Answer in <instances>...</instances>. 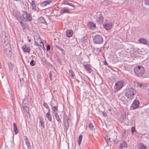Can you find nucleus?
<instances>
[{"label":"nucleus","mask_w":149,"mask_h":149,"mask_svg":"<svg viewBox=\"0 0 149 149\" xmlns=\"http://www.w3.org/2000/svg\"><path fill=\"white\" fill-rule=\"evenodd\" d=\"M88 127L91 130H93L94 128V126L93 125L92 123H90L88 125Z\"/></svg>","instance_id":"nucleus-45"},{"label":"nucleus","mask_w":149,"mask_h":149,"mask_svg":"<svg viewBox=\"0 0 149 149\" xmlns=\"http://www.w3.org/2000/svg\"><path fill=\"white\" fill-rule=\"evenodd\" d=\"M126 133V131L125 130H123V132L122 133V136H125V134Z\"/></svg>","instance_id":"nucleus-48"},{"label":"nucleus","mask_w":149,"mask_h":149,"mask_svg":"<svg viewBox=\"0 0 149 149\" xmlns=\"http://www.w3.org/2000/svg\"><path fill=\"white\" fill-rule=\"evenodd\" d=\"M50 111H48V112L46 114V117L50 121H52V116L51 114L50 113Z\"/></svg>","instance_id":"nucleus-19"},{"label":"nucleus","mask_w":149,"mask_h":149,"mask_svg":"<svg viewBox=\"0 0 149 149\" xmlns=\"http://www.w3.org/2000/svg\"><path fill=\"white\" fill-rule=\"evenodd\" d=\"M50 49V46L49 45H48L47 47V51L49 50Z\"/></svg>","instance_id":"nucleus-49"},{"label":"nucleus","mask_w":149,"mask_h":149,"mask_svg":"<svg viewBox=\"0 0 149 149\" xmlns=\"http://www.w3.org/2000/svg\"><path fill=\"white\" fill-rule=\"evenodd\" d=\"M24 139L25 141V143L27 146V147H30L31 145L29 140L26 136H24Z\"/></svg>","instance_id":"nucleus-21"},{"label":"nucleus","mask_w":149,"mask_h":149,"mask_svg":"<svg viewBox=\"0 0 149 149\" xmlns=\"http://www.w3.org/2000/svg\"><path fill=\"white\" fill-rule=\"evenodd\" d=\"M104 64L105 65H107V63L106 61H104Z\"/></svg>","instance_id":"nucleus-54"},{"label":"nucleus","mask_w":149,"mask_h":149,"mask_svg":"<svg viewBox=\"0 0 149 149\" xmlns=\"http://www.w3.org/2000/svg\"><path fill=\"white\" fill-rule=\"evenodd\" d=\"M18 21L20 23V24L21 26L22 27L23 29L24 30L25 29H26V26H25L24 24L22 22V20H21V21Z\"/></svg>","instance_id":"nucleus-30"},{"label":"nucleus","mask_w":149,"mask_h":149,"mask_svg":"<svg viewBox=\"0 0 149 149\" xmlns=\"http://www.w3.org/2000/svg\"><path fill=\"white\" fill-rule=\"evenodd\" d=\"M39 119L40 120V122L41 126L43 128H44L45 127L44 123L41 117H39Z\"/></svg>","instance_id":"nucleus-25"},{"label":"nucleus","mask_w":149,"mask_h":149,"mask_svg":"<svg viewBox=\"0 0 149 149\" xmlns=\"http://www.w3.org/2000/svg\"><path fill=\"white\" fill-rule=\"evenodd\" d=\"M28 148L29 149H32L31 148V146H30V147H28Z\"/></svg>","instance_id":"nucleus-58"},{"label":"nucleus","mask_w":149,"mask_h":149,"mask_svg":"<svg viewBox=\"0 0 149 149\" xmlns=\"http://www.w3.org/2000/svg\"><path fill=\"white\" fill-rule=\"evenodd\" d=\"M39 21L41 23L47 24L45 19L42 16L39 17Z\"/></svg>","instance_id":"nucleus-24"},{"label":"nucleus","mask_w":149,"mask_h":149,"mask_svg":"<svg viewBox=\"0 0 149 149\" xmlns=\"http://www.w3.org/2000/svg\"><path fill=\"white\" fill-rule=\"evenodd\" d=\"M14 130L15 133V134H17L19 132L17 125L15 123H13Z\"/></svg>","instance_id":"nucleus-23"},{"label":"nucleus","mask_w":149,"mask_h":149,"mask_svg":"<svg viewBox=\"0 0 149 149\" xmlns=\"http://www.w3.org/2000/svg\"><path fill=\"white\" fill-rule=\"evenodd\" d=\"M84 68L88 73H91L93 72L91 66L90 64L84 65Z\"/></svg>","instance_id":"nucleus-9"},{"label":"nucleus","mask_w":149,"mask_h":149,"mask_svg":"<svg viewBox=\"0 0 149 149\" xmlns=\"http://www.w3.org/2000/svg\"><path fill=\"white\" fill-rule=\"evenodd\" d=\"M49 77H50V80H52V74H50H50H49Z\"/></svg>","instance_id":"nucleus-55"},{"label":"nucleus","mask_w":149,"mask_h":149,"mask_svg":"<svg viewBox=\"0 0 149 149\" xmlns=\"http://www.w3.org/2000/svg\"><path fill=\"white\" fill-rule=\"evenodd\" d=\"M30 65L32 66H33L35 65V62L34 60H32L30 63Z\"/></svg>","instance_id":"nucleus-44"},{"label":"nucleus","mask_w":149,"mask_h":149,"mask_svg":"<svg viewBox=\"0 0 149 149\" xmlns=\"http://www.w3.org/2000/svg\"><path fill=\"white\" fill-rule=\"evenodd\" d=\"M124 82L121 81H119L116 82L114 88L117 91L123 87Z\"/></svg>","instance_id":"nucleus-7"},{"label":"nucleus","mask_w":149,"mask_h":149,"mask_svg":"<svg viewBox=\"0 0 149 149\" xmlns=\"http://www.w3.org/2000/svg\"><path fill=\"white\" fill-rule=\"evenodd\" d=\"M56 105H54V104H53L52 102H51L50 104V106L52 107V111L54 115L58 113L57 111H58V105L57 103H56Z\"/></svg>","instance_id":"nucleus-8"},{"label":"nucleus","mask_w":149,"mask_h":149,"mask_svg":"<svg viewBox=\"0 0 149 149\" xmlns=\"http://www.w3.org/2000/svg\"><path fill=\"white\" fill-rule=\"evenodd\" d=\"M40 43H42V46L44 48V44H43V42H42V41H41V42H40Z\"/></svg>","instance_id":"nucleus-56"},{"label":"nucleus","mask_w":149,"mask_h":149,"mask_svg":"<svg viewBox=\"0 0 149 149\" xmlns=\"http://www.w3.org/2000/svg\"><path fill=\"white\" fill-rule=\"evenodd\" d=\"M23 109L24 111L26 112H29V108L28 107L24 106V107H23Z\"/></svg>","instance_id":"nucleus-43"},{"label":"nucleus","mask_w":149,"mask_h":149,"mask_svg":"<svg viewBox=\"0 0 149 149\" xmlns=\"http://www.w3.org/2000/svg\"><path fill=\"white\" fill-rule=\"evenodd\" d=\"M103 41L102 36L100 35H96L93 38V42L96 44H100Z\"/></svg>","instance_id":"nucleus-5"},{"label":"nucleus","mask_w":149,"mask_h":149,"mask_svg":"<svg viewBox=\"0 0 149 149\" xmlns=\"http://www.w3.org/2000/svg\"><path fill=\"white\" fill-rule=\"evenodd\" d=\"M31 5L32 6V9H35L36 8V5L35 1L32 0L31 3Z\"/></svg>","instance_id":"nucleus-27"},{"label":"nucleus","mask_w":149,"mask_h":149,"mask_svg":"<svg viewBox=\"0 0 149 149\" xmlns=\"http://www.w3.org/2000/svg\"><path fill=\"white\" fill-rule=\"evenodd\" d=\"M127 147V144L125 141H123L122 142H120L119 148L120 149H123V148H126Z\"/></svg>","instance_id":"nucleus-15"},{"label":"nucleus","mask_w":149,"mask_h":149,"mask_svg":"<svg viewBox=\"0 0 149 149\" xmlns=\"http://www.w3.org/2000/svg\"><path fill=\"white\" fill-rule=\"evenodd\" d=\"M4 42L6 44V45L8 43H9L8 42V41L7 40V37L6 36H5V38H4Z\"/></svg>","instance_id":"nucleus-39"},{"label":"nucleus","mask_w":149,"mask_h":149,"mask_svg":"<svg viewBox=\"0 0 149 149\" xmlns=\"http://www.w3.org/2000/svg\"><path fill=\"white\" fill-rule=\"evenodd\" d=\"M54 116L55 117L56 120L57 121L58 123H61V119L59 118L58 114H54Z\"/></svg>","instance_id":"nucleus-28"},{"label":"nucleus","mask_w":149,"mask_h":149,"mask_svg":"<svg viewBox=\"0 0 149 149\" xmlns=\"http://www.w3.org/2000/svg\"><path fill=\"white\" fill-rule=\"evenodd\" d=\"M56 47L57 49H59L61 50L62 54H65V51L63 49L61 48L60 47L58 46Z\"/></svg>","instance_id":"nucleus-40"},{"label":"nucleus","mask_w":149,"mask_h":149,"mask_svg":"<svg viewBox=\"0 0 149 149\" xmlns=\"http://www.w3.org/2000/svg\"><path fill=\"white\" fill-rule=\"evenodd\" d=\"M144 3L145 5L149 6V0H145Z\"/></svg>","instance_id":"nucleus-46"},{"label":"nucleus","mask_w":149,"mask_h":149,"mask_svg":"<svg viewBox=\"0 0 149 149\" xmlns=\"http://www.w3.org/2000/svg\"><path fill=\"white\" fill-rule=\"evenodd\" d=\"M64 4H67L70 6H73V7H74L75 6L74 5H73V4H72V3H68V2L67 1H65V2H64Z\"/></svg>","instance_id":"nucleus-41"},{"label":"nucleus","mask_w":149,"mask_h":149,"mask_svg":"<svg viewBox=\"0 0 149 149\" xmlns=\"http://www.w3.org/2000/svg\"><path fill=\"white\" fill-rule=\"evenodd\" d=\"M8 67L9 69V71H11L13 70V65L11 62H9L8 63Z\"/></svg>","instance_id":"nucleus-26"},{"label":"nucleus","mask_w":149,"mask_h":149,"mask_svg":"<svg viewBox=\"0 0 149 149\" xmlns=\"http://www.w3.org/2000/svg\"><path fill=\"white\" fill-rule=\"evenodd\" d=\"M147 77H149V75L146 76Z\"/></svg>","instance_id":"nucleus-62"},{"label":"nucleus","mask_w":149,"mask_h":149,"mask_svg":"<svg viewBox=\"0 0 149 149\" xmlns=\"http://www.w3.org/2000/svg\"><path fill=\"white\" fill-rule=\"evenodd\" d=\"M105 139L106 141L107 142V144H108L109 143L111 142L110 141V138L108 136H106L105 137Z\"/></svg>","instance_id":"nucleus-33"},{"label":"nucleus","mask_w":149,"mask_h":149,"mask_svg":"<svg viewBox=\"0 0 149 149\" xmlns=\"http://www.w3.org/2000/svg\"><path fill=\"white\" fill-rule=\"evenodd\" d=\"M43 106L48 110V111H50V108L49 107L47 103L44 102Z\"/></svg>","instance_id":"nucleus-37"},{"label":"nucleus","mask_w":149,"mask_h":149,"mask_svg":"<svg viewBox=\"0 0 149 149\" xmlns=\"http://www.w3.org/2000/svg\"><path fill=\"white\" fill-rule=\"evenodd\" d=\"M64 130H65L66 131H67L68 127H69V124L68 121H64Z\"/></svg>","instance_id":"nucleus-18"},{"label":"nucleus","mask_w":149,"mask_h":149,"mask_svg":"<svg viewBox=\"0 0 149 149\" xmlns=\"http://www.w3.org/2000/svg\"><path fill=\"white\" fill-rule=\"evenodd\" d=\"M41 61H42V62L43 63H45V62H46V60H45V57H42L41 58Z\"/></svg>","instance_id":"nucleus-47"},{"label":"nucleus","mask_w":149,"mask_h":149,"mask_svg":"<svg viewBox=\"0 0 149 149\" xmlns=\"http://www.w3.org/2000/svg\"><path fill=\"white\" fill-rule=\"evenodd\" d=\"M4 52L8 57H10L12 56L11 49L10 43H8L6 46L5 47Z\"/></svg>","instance_id":"nucleus-4"},{"label":"nucleus","mask_w":149,"mask_h":149,"mask_svg":"<svg viewBox=\"0 0 149 149\" xmlns=\"http://www.w3.org/2000/svg\"><path fill=\"white\" fill-rule=\"evenodd\" d=\"M28 101L26 98H24L23 101L22 107H24V106L28 107Z\"/></svg>","instance_id":"nucleus-17"},{"label":"nucleus","mask_w":149,"mask_h":149,"mask_svg":"<svg viewBox=\"0 0 149 149\" xmlns=\"http://www.w3.org/2000/svg\"><path fill=\"white\" fill-rule=\"evenodd\" d=\"M140 43L146 45L147 44L146 40L144 38H140L139 40Z\"/></svg>","instance_id":"nucleus-22"},{"label":"nucleus","mask_w":149,"mask_h":149,"mask_svg":"<svg viewBox=\"0 0 149 149\" xmlns=\"http://www.w3.org/2000/svg\"><path fill=\"white\" fill-rule=\"evenodd\" d=\"M131 132L132 134H136L137 133V131L135 129V127H133L131 130Z\"/></svg>","instance_id":"nucleus-34"},{"label":"nucleus","mask_w":149,"mask_h":149,"mask_svg":"<svg viewBox=\"0 0 149 149\" xmlns=\"http://www.w3.org/2000/svg\"><path fill=\"white\" fill-rule=\"evenodd\" d=\"M55 39H55H55H54V40H55Z\"/></svg>","instance_id":"nucleus-64"},{"label":"nucleus","mask_w":149,"mask_h":149,"mask_svg":"<svg viewBox=\"0 0 149 149\" xmlns=\"http://www.w3.org/2000/svg\"><path fill=\"white\" fill-rule=\"evenodd\" d=\"M1 68V65H0V68Z\"/></svg>","instance_id":"nucleus-63"},{"label":"nucleus","mask_w":149,"mask_h":149,"mask_svg":"<svg viewBox=\"0 0 149 149\" xmlns=\"http://www.w3.org/2000/svg\"><path fill=\"white\" fill-rule=\"evenodd\" d=\"M64 13H70L71 12L68 9H65L63 10Z\"/></svg>","instance_id":"nucleus-42"},{"label":"nucleus","mask_w":149,"mask_h":149,"mask_svg":"<svg viewBox=\"0 0 149 149\" xmlns=\"http://www.w3.org/2000/svg\"><path fill=\"white\" fill-rule=\"evenodd\" d=\"M35 42V45H36V46H40L41 47H42V46H41V45H39L38 42H36V41Z\"/></svg>","instance_id":"nucleus-51"},{"label":"nucleus","mask_w":149,"mask_h":149,"mask_svg":"<svg viewBox=\"0 0 149 149\" xmlns=\"http://www.w3.org/2000/svg\"><path fill=\"white\" fill-rule=\"evenodd\" d=\"M86 37H84L81 39L82 41L85 42L86 41Z\"/></svg>","instance_id":"nucleus-50"},{"label":"nucleus","mask_w":149,"mask_h":149,"mask_svg":"<svg viewBox=\"0 0 149 149\" xmlns=\"http://www.w3.org/2000/svg\"><path fill=\"white\" fill-rule=\"evenodd\" d=\"M28 41L29 42H31V40L30 39H29L28 40Z\"/></svg>","instance_id":"nucleus-60"},{"label":"nucleus","mask_w":149,"mask_h":149,"mask_svg":"<svg viewBox=\"0 0 149 149\" xmlns=\"http://www.w3.org/2000/svg\"><path fill=\"white\" fill-rule=\"evenodd\" d=\"M60 14L61 15H62L64 13V11L63 10V9H62L60 11Z\"/></svg>","instance_id":"nucleus-52"},{"label":"nucleus","mask_w":149,"mask_h":149,"mask_svg":"<svg viewBox=\"0 0 149 149\" xmlns=\"http://www.w3.org/2000/svg\"><path fill=\"white\" fill-rule=\"evenodd\" d=\"M66 36L70 38L73 35V31L72 30H68L66 31Z\"/></svg>","instance_id":"nucleus-16"},{"label":"nucleus","mask_w":149,"mask_h":149,"mask_svg":"<svg viewBox=\"0 0 149 149\" xmlns=\"http://www.w3.org/2000/svg\"><path fill=\"white\" fill-rule=\"evenodd\" d=\"M20 86L21 87L24 85V81L23 78H21L20 79Z\"/></svg>","instance_id":"nucleus-31"},{"label":"nucleus","mask_w":149,"mask_h":149,"mask_svg":"<svg viewBox=\"0 0 149 149\" xmlns=\"http://www.w3.org/2000/svg\"><path fill=\"white\" fill-rule=\"evenodd\" d=\"M143 86L142 84H141L139 85V87L141 88V86Z\"/></svg>","instance_id":"nucleus-57"},{"label":"nucleus","mask_w":149,"mask_h":149,"mask_svg":"<svg viewBox=\"0 0 149 149\" xmlns=\"http://www.w3.org/2000/svg\"><path fill=\"white\" fill-rule=\"evenodd\" d=\"M136 94V91L132 88H127L125 92V95L127 98L131 100L135 97V95Z\"/></svg>","instance_id":"nucleus-1"},{"label":"nucleus","mask_w":149,"mask_h":149,"mask_svg":"<svg viewBox=\"0 0 149 149\" xmlns=\"http://www.w3.org/2000/svg\"><path fill=\"white\" fill-rule=\"evenodd\" d=\"M112 25V24L111 22L105 21L103 24V26L104 28L107 30L110 29Z\"/></svg>","instance_id":"nucleus-10"},{"label":"nucleus","mask_w":149,"mask_h":149,"mask_svg":"<svg viewBox=\"0 0 149 149\" xmlns=\"http://www.w3.org/2000/svg\"><path fill=\"white\" fill-rule=\"evenodd\" d=\"M70 74H71V78L72 79L74 78V77L75 76V74L72 70H70L69 71Z\"/></svg>","instance_id":"nucleus-35"},{"label":"nucleus","mask_w":149,"mask_h":149,"mask_svg":"<svg viewBox=\"0 0 149 149\" xmlns=\"http://www.w3.org/2000/svg\"><path fill=\"white\" fill-rule=\"evenodd\" d=\"M108 111H111V110L110 109H109L108 110Z\"/></svg>","instance_id":"nucleus-59"},{"label":"nucleus","mask_w":149,"mask_h":149,"mask_svg":"<svg viewBox=\"0 0 149 149\" xmlns=\"http://www.w3.org/2000/svg\"><path fill=\"white\" fill-rule=\"evenodd\" d=\"M134 71L136 75L139 77L142 76L145 72V69L142 66H136L134 68Z\"/></svg>","instance_id":"nucleus-2"},{"label":"nucleus","mask_w":149,"mask_h":149,"mask_svg":"<svg viewBox=\"0 0 149 149\" xmlns=\"http://www.w3.org/2000/svg\"><path fill=\"white\" fill-rule=\"evenodd\" d=\"M58 61H60H60H61V60H60V59H58Z\"/></svg>","instance_id":"nucleus-61"},{"label":"nucleus","mask_w":149,"mask_h":149,"mask_svg":"<svg viewBox=\"0 0 149 149\" xmlns=\"http://www.w3.org/2000/svg\"><path fill=\"white\" fill-rule=\"evenodd\" d=\"M22 17L21 16V20L25 22L31 21L33 18L31 15L26 11H22Z\"/></svg>","instance_id":"nucleus-3"},{"label":"nucleus","mask_w":149,"mask_h":149,"mask_svg":"<svg viewBox=\"0 0 149 149\" xmlns=\"http://www.w3.org/2000/svg\"><path fill=\"white\" fill-rule=\"evenodd\" d=\"M125 70L130 71L131 69V66L130 65H126L124 67Z\"/></svg>","instance_id":"nucleus-29"},{"label":"nucleus","mask_w":149,"mask_h":149,"mask_svg":"<svg viewBox=\"0 0 149 149\" xmlns=\"http://www.w3.org/2000/svg\"><path fill=\"white\" fill-rule=\"evenodd\" d=\"M82 137L83 136L81 135H80L79 137L78 140V145H80L81 144L82 139Z\"/></svg>","instance_id":"nucleus-32"},{"label":"nucleus","mask_w":149,"mask_h":149,"mask_svg":"<svg viewBox=\"0 0 149 149\" xmlns=\"http://www.w3.org/2000/svg\"><path fill=\"white\" fill-rule=\"evenodd\" d=\"M96 20L97 22L100 24L102 23L104 21V18L102 15L100 14L97 16Z\"/></svg>","instance_id":"nucleus-11"},{"label":"nucleus","mask_w":149,"mask_h":149,"mask_svg":"<svg viewBox=\"0 0 149 149\" xmlns=\"http://www.w3.org/2000/svg\"><path fill=\"white\" fill-rule=\"evenodd\" d=\"M51 2L49 1L46 0L44 1H43L41 3V5L43 6H45L47 5L48 4H49Z\"/></svg>","instance_id":"nucleus-20"},{"label":"nucleus","mask_w":149,"mask_h":149,"mask_svg":"<svg viewBox=\"0 0 149 149\" xmlns=\"http://www.w3.org/2000/svg\"><path fill=\"white\" fill-rule=\"evenodd\" d=\"M13 15L18 21H21V16L19 11L17 10H14L13 12Z\"/></svg>","instance_id":"nucleus-12"},{"label":"nucleus","mask_w":149,"mask_h":149,"mask_svg":"<svg viewBox=\"0 0 149 149\" xmlns=\"http://www.w3.org/2000/svg\"><path fill=\"white\" fill-rule=\"evenodd\" d=\"M140 104L139 101L137 100H134L130 107L131 110H133L138 108Z\"/></svg>","instance_id":"nucleus-6"},{"label":"nucleus","mask_w":149,"mask_h":149,"mask_svg":"<svg viewBox=\"0 0 149 149\" xmlns=\"http://www.w3.org/2000/svg\"><path fill=\"white\" fill-rule=\"evenodd\" d=\"M63 121H68L69 120L67 116V115L65 113H64L63 116Z\"/></svg>","instance_id":"nucleus-36"},{"label":"nucleus","mask_w":149,"mask_h":149,"mask_svg":"<svg viewBox=\"0 0 149 149\" xmlns=\"http://www.w3.org/2000/svg\"><path fill=\"white\" fill-rule=\"evenodd\" d=\"M102 113H103V116L105 117V116H107V114L106 113H104V112H103Z\"/></svg>","instance_id":"nucleus-53"},{"label":"nucleus","mask_w":149,"mask_h":149,"mask_svg":"<svg viewBox=\"0 0 149 149\" xmlns=\"http://www.w3.org/2000/svg\"><path fill=\"white\" fill-rule=\"evenodd\" d=\"M139 149H146V146L143 144H140L139 146Z\"/></svg>","instance_id":"nucleus-38"},{"label":"nucleus","mask_w":149,"mask_h":149,"mask_svg":"<svg viewBox=\"0 0 149 149\" xmlns=\"http://www.w3.org/2000/svg\"><path fill=\"white\" fill-rule=\"evenodd\" d=\"M87 25L90 29L93 30L95 29L96 27V24L91 22H89L88 23Z\"/></svg>","instance_id":"nucleus-13"},{"label":"nucleus","mask_w":149,"mask_h":149,"mask_svg":"<svg viewBox=\"0 0 149 149\" xmlns=\"http://www.w3.org/2000/svg\"><path fill=\"white\" fill-rule=\"evenodd\" d=\"M22 49L24 52L29 53L30 52V49L29 47L26 46V45H24L22 47Z\"/></svg>","instance_id":"nucleus-14"}]
</instances>
